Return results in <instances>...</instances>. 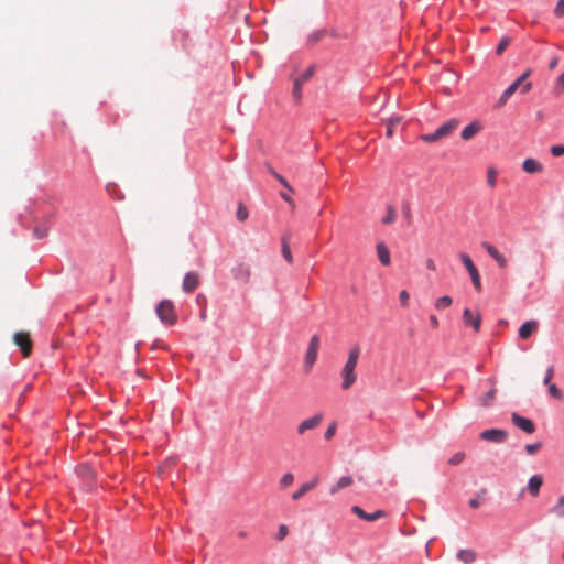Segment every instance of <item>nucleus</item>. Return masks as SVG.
<instances>
[{
	"label": "nucleus",
	"mask_w": 564,
	"mask_h": 564,
	"mask_svg": "<svg viewBox=\"0 0 564 564\" xmlns=\"http://www.w3.org/2000/svg\"><path fill=\"white\" fill-rule=\"evenodd\" d=\"M359 355H360V348L358 346H355L354 348H351L349 350L347 361L345 362V365L340 371V377L343 379V382H341L343 390L350 389L354 386V383L357 381L356 368H357Z\"/></svg>",
	"instance_id": "f257e3e1"
},
{
	"label": "nucleus",
	"mask_w": 564,
	"mask_h": 564,
	"mask_svg": "<svg viewBox=\"0 0 564 564\" xmlns=\"http://www.w3.org/2000/svg\"><path fill=\"white\" fill-rule=\"evenodd\" d=\"M156 314L159 318L167 325L175 324L177 318L174 304L170 300H163L159 303L156 306Z\"/></svg>",
	"instance_id": "f03ea898"
},
{
	"label": "nucleus",
	"mask_w": 564,
	"mask_h": 564,
	"mask_svg": "<svg viewBox=\"0 0 564 564\" xmlns=\"http://www.w3.org/2000/svg\"><path fill=\"white\" fill-rule=\"evenodd\" d=\"M319 348V337L318 335H313L310 339L308 347L304 358V369L306 372H310L312 367L314 366Z\"/></svg>",
	"instance_id": "7ed1b4c3"
},
{
	"label": "nucleus",
	"mask_w": 564,
	"mask_h": 564,
	"mask_svg": "<svg viewBox=\"0 0 564 564\" xmlns=\"http://www.w3.org/2000/svg\"><path fill=\"white\" fill-rule=\"evenodd\" d=\"M459 258H460L464 267L466 268V270H467V272H468V274H469V276L471 279L474 288L478 292L481 291L480 275H479L478 269L474 264L471 258L467 253H465V252H462L459 254Z\"/></svg>",
	"instance_id": "20e7f679"
},
{
	"label": "nucleus",
	"mask_w": 564,
	"mask_h": 564,
	"mask_svg": "<svg viewBox=\"0 0 564 564\" xmlns=\"http://www.w3.org/2000/svg\"><path fill=\"white\" fill-rule=\"evenodd\" d=\"M14 344L20 347L24 358L29 357L32 351V340L28 332H18L13 335Z\"/></svg>",
	"instance_id": "39448f33"
},
{
	"label": "nucleus",
	"mask_w": 564,
	"mask_h": 564,
	"mask_svg": "<svg viewBox=\"0 0 564 564\" xmlns=\"http://www.w3.org/2000/svg\"><path fill=\"white\" fill-rule=\"evenodd\" d=\"M323 414L316 413L315 415L303 420L296 427L299 435L305 434L307 431L316 429L323 421Z\"/></svg>",
	"instance_id": "423d86ee"
},
{
	"label": "nucleus",
	"mask_w": 564,
	"mask_h": 564,
	"mask_svg": "<svg viewBox=\"0 0 564 564\" xmlns=\"http://www.w3.org/2000/svg\"><path fill=\"white\" fill-rule=\"evenodd\" d=\"M463 322L465 326H470L475 332H479L481 315L479 312H473L470 308H465L463 312Z\"/></svg>",
	"instance_id": "0eeeda50"
},
{
	"label": "nucleus",
	"mask_w": 564,
	"mask_h": 564,
	"mask_svg": "<svg viewBox=\"0 0 564 564\" xmlns=\"http://www.w3.org/2000/svg\"><path fill=\"white\" fill-rule=\"evenodd\" d=\"M508 437L506 431L500 429L485 430L480 433V438L494 443H503Z\"/></svg>",
	"instance_id": "6e6552de"
},
{
	"label": "nucleus",
	"mask_w": 564,
	"mask_h": 564,
	"mask_svg": "<svg viewBox=\"0 0 564 564\" xmlns=\"http://www.w3.org/2000/svg\"><path fill=\"white\" fill-rule=\"evenodd\" d=\"M511 421L517 427H519L520 430L528 434H532L535 432L534 423L528 417L521 416L518 413H512Z\"/></svg>",
	"instance_id": "1a4fd4ad"
},
{
	"label": "nucleus",
	"mask_w": 564,
	"mask_h": 564,
	"mask_svg": "<svg viewBox=\"0 0 564 564\" xmlns=\"http://www.w3.org/2000/svg\"><path fill=\"white\" fill-rule=\"evenodd\" d=\"M481 247L488 252V254L497 262L500 268L507 267V258L494 245L489 242H482Z\"/></svg>",
	"instance_id": "9d476101"
},
{
	"label": "nucleus",
	"mask_w": 564,
	"mask_h": 564,
	"mask_svg": "<svg viewBox=\"0 0 564 564\" xmlns=\"http://www.w3.org/2000/svg\"><path fill=\"white\" fill-rule=\"evenodd\" d=\"M200 283L199 275L196 272H188L183 280V291L185 293L194 292Z\"/></svg>",
	"instance_id": "9b49d317"
},
{
	"label": "nucleus",
	"mask_w": 564,
	"mask_h": 564,
	"mask_svg": "<svg viewBox=\"0 0 564 564\" xmlns=\"http://www.w3.org/2000/svg\"><path fill=\"white\" fill-rule=\"evenodd\" d=\"M352 513H355L358 518L368 521L373 522L384 516V512L382 510H377L373 513H367L364 509H361L359 506H354L351 508Z\"/></svg>",
	"instance_id": "f8f14e48"
},
{
	"label": "nucleus",
	"mask_w": 564,
	"mask_h": 564,
	"mask_svg": "<svg viewBox=\"0 0 564 564\" xmlns=\"http://www.w3.org/2000/svg\"><path fill=\"white\" fill-rule=\"evenodd\" d=\"M482 129V124L478 120H474L469 124H467L460 133V137L464 141L471 140L477 133H479Z\"/></svg>",
	"instance_id": "ddd939ff"
},
{
	"label": "nucleus",
	"mask_w": 564,
	"mask_h": 564,
	"mask_svg": "<svg viewBox=\"0 0 564 564\" xmlns=\"http://www.w3.org/2000/svg\"><path fill=\"white\" fill-rule=\"evenodd\" d=\"M376 252L382 265L388 267L391 264L390 251L384 242L381 241L376 245Z\"/></svg>",
	"instance_id": "4468645a"
},
{
	"label": "nucleus",
	"mask_w": 564,
	"mask_h": 564,
	"mask_svg": "<svg viewBox=\"0 0 564 564\" xmlns=\"http://www.w3.org/2000/svg\"><path fill=\"white\" fill-rule=\"evenodd\" d=\"M539 328L536 321H528L523 323L519 328V337L521 339H528Z\"/></svg>",
	"instance_id": "2eb2a0df"
},
{
	"label": "nucleus",
	"mask_w": 564,
	"mask_h": 564,
	"mask_svg": "<svg viewBox=\"0 0 564 564\" xmlns=\"http://www.w3.org/2000/svg\"><path fill=\"white\" fill-rule=\"evenodd\" d=\"M318 484V477H315L311 481L304 482L301 487L292 494L293 500H300L305 494L313 490Z\"/></svg>",
	"instance_id": "dca6fc26"
},
{
	"label": "nucleus",
	"mask_w": 564,
	"mask_h": 564,
	"mask_svg": "<svg viewBox=\"0 0 564 564\" xmlns=\"http://www.w3.org/2000/svg\"><path fill=\"white\" fill-rule=\"evenodd\" d=\"M458 126L459 121L457 119H451L437 128L438 134L443 139L455 131Z\"/></svg>",
	"instance_id": "f3484780"
},
{
	"label": "nucleus",
	"mask_w": 564,
	"mask_h": 564,
	"mask_svg": "<svg viewBox=\"0 0 564 564\" xmlns=\"http://www.w3.org/2000/svg\"><path fill=\"white\" fill-rule=\"evenodd\" d=\"M543 484V478L540 475L532 476L528 481V490L533 496L536 497L540 492V488Z\"/></svg>",
	"instance_id": "a211bd4d"
},
{
	"label": "nucleus",
	"mask_w": 564,
	"mask_h": 564,
	"mask_svg": "<svg viewBox=\"0 0 564 564\" xmlns=\"http://www.w3.org/2000/svg\"><path fill=\"white\" fill-rule=\"evenodd\" d=\"M522 167L523 170L527 172V173H539L542 171V164L540 162H538L536 160L534 159H527L523 161V164H522Z\"/></svg>",
	"instance_id": "6ab92c4d"
},
{
	"label": "nucleus",
	"mask_w": 564,
	"mask_h": 564,
	"mask_svg": "<svg viewBox=\"0 0 564 564\" xmlns=\"http://www.w3.org/2000/svg\"><path fill=\"white\" fill-rule=\"evenodd\" d=\"M457 558L464 564H470L476 560V552L473 550H459L456 554Z\"/></svg>",
	"instance_id": "aec40b11"
},
{
	"label": "nucleus",
	"mask_w": 564,
	"mask_h": 564,
	"mask_svg": "<svg viewBox=\"0 0 564 564\" xmlns=\"http://www.w3.org/2000/svg\"><path fill=\"white\" fill-rule=\"evenodd\" d=\"M352 484V478L349 477V476H344L341 477L337 482L336 485H334L332 488H330V494L334 495L336 492H338L339 490L350 486Z\"/></svg>",
	"instance_id": "412c9836"
},
{
	"label": "nucleus",
	"mask_w": 564,
	"mask_h": 564,
	"mask_svg": "<svg viewBox=\"0 0 564 564\" xmlns=\"http://www.w3.org/2000/svg\"><path fill=\"white\" fill-rule=\"evenodd\" d=\"M397 210L393 206L389 205L387 206V214L386 216L381 219V223L383 225H391L393 224L395 220H397Z\"/></svg>",
	"instance_id": "4be33fe9"
},
{
	"label": "nucleus",
	"mask_w": 564,
	"mask_h": 564,
	"mask_svg": "<svg viewBox=\"0 0 564 564\" xmlns=\"http://www.w3.org/2000/svg\"><path fill=\"white\" fill-rule=\"evenodd\" d=\"M282 256H283V258L289 263L293 262V257H292L291 248H290V245H289V237L288 236H284L282 238Z\"/></svg>",
	"instance_id": "5701e85b"
},
{
	"label": "nucleus",
	"mask_w": 564,
	"mask_h": 564,
	"mask_svg": "<svg viewBox=\"0 0 564 564\" xmlns=\"http://www.w3.org/2000/svg\"><path fill=\"white\" fill-rule=\"evenodd\" d=\"M235 278L247 282L250 278V269L247 265L240 264L236 269Z\"/></svg>",
	"instance_id": "b1692460"
},
{
	"label": "nucleus",
	"mask_w": 564,
	"mask_h": 564,
	"mask_svg": "<svg viewBox=\"0 0 564 564\" xmlns=\"http://www.w3.org/2000/svg\"><path fill=\"white\" fill-rule=\"evenodd\" d=\"M517 91V89L510 85L500 96L498 102H497V107L500 108L502 107L507 101L508 99Z\"/></svg>",
	"instance_id": "393cba45"
},
{
	"label": "nucleus",
	"mask_w": 564,
	"mask_h": 564,
	"mask_svg": "<svg viewBox=\"0 0 564 564\" xmlns=\"http://www.w3.org/2000/svg\"><path fill=\"white\" fill-rule=\"evenodd\" d=\"M452 303H453V299L449 295H444V296L438 297L435 301L434 306L436 310H443V308L451 306Z\"/></svg>",
	"instance_id": "a878e982"
},
{
	"label": "nucleus",
	"mask_w": 564,
	"mask_h": 564,
	"mask_svg": "<svg viewBox=\"0 0 564 564\" xmlns=\"http://www.w3.org/2000/svg\"><path fill=\"white\" fill-rule=\"evenodd\" d=\"M524 76H520L519 78H517L511 85L518 89L519 87H521V91L523 94L528 93L530 89H531V86L532 84L530 82L528 83H524Z\"/></svg>",
	"instance_id": "bb28decb"
},
{
	"label": "nucleus",
	"mask_w": 564,
	"mask_h": 564,
	"mask_svg": "<svg viewBox=\"0 0 564 564\" xmlns=\"http://www.w3.org/2000/svg\"><path fill=\"white\" fill-rule=\"evenodd\" d=\"M551 512L558 518H564V495L561 496Z\"/></svg>",
	"instance_id": "cd10ccee"
},
{
	"label": "nucleus",
	"mask_w": 564,
	"mask_h": 564,
	"mask_svg": "<svg viewBox=\"0 0 564 564\" xmlns=\"http://www.w3.org/2000/svg\"><path fill=\"white\" fill-rule=\"evenodd\" d=\"M294 481V475L292 473H285L279 480L281 489L289 488Z\"/></svg>",
	"instance_id": "c85d7f7f"
},
{
	"label": "nucleus",
	"mask_w": 564,
	"mask_h": 564,
	"mask_svg": "<svg viewBox=\"0 0 564 564\" xmlns=\"http://www.w3.org/2000/svg\"><path fill=\"white\" fill-rule=\"evenodd\" d=\"M496 397V389H490L479 401L480 405L489 406Z\"/></svg>",
	"instance_id": "c756f323"
},
{
	"label": "nucleus",
	"mask_w": 564,
	"mask_h": 564,
	"mask_svg": "<svg viewBox=\"0 0 564 564\" xmlns=\"http://www.w3.org/2000/svg\"><path fill=\"white\" fill-rule=\"evenodd\" d=\"M314 72H315V67L312 65L303 74H301L299 77H296L295 80L304 84L312 78Z\"/></svg>",
	"instance_id": "7c9ffc66"
},
{
	"label": "nucleus",
	"mask_w": 564,
	"mask_h": 564,
	"mask_svg": "<svg viewBox=\"0 0 564 564\" xmlns=\"http://www.w3.org/2000/svg\"><path fill=\"white\" fill-rule=\"evenodd\" d=\"M400 123L399 117H392L387 123V135L391 138L393 135V128Z\"/></svg>",
	"instance_id": "2f4dec72"
},
{
	"label": "nucleus",
	"mask_w": 564,
	"mask_h": 564,
	"mask_svg": "<svg viewBox=\"0 0 564 564\" xmlns=\"http://www.w3.org/2000/svg\"><path fill=\"white\" fill-rule=\"evenodd\" d=\"M270 173L279 181V183L285 187L288 191L293 192L292 186L289 184V182L279 173H276L274 170H270Z\"/></svg>",
	"instance_id": "473e14b6"
},
{
	"label": "nucleus",
	"mask_w": 564,
	"mask_h": 564,
	"mask_svg": "<svg viewBox=\"0 0 564 564\" xmlns=\"http://www.w3.org/2000/svg\"><path fill=\"white\" fill-rule=\"evenodd\" d=\"M441 139L442 138L438 134L437 129L433 133L422 134L421 135V140H423L424 142H429V143L436 142V141L441 140Z\"/></svg>",
	"instance_id": "72a5a7b5"
},
{
	"label": "nucleus",
	"mask_w": 564,
	"mask_h": 564,
	"mask_svg": "<svg viewBox=\"0 0 564 564\" xmlns=\"http://www.w3.org/2000/svg\"><path fill=\"white\" fill-rule=\"evenodd\" d=\"M547 387L551 397H553L556 400H563V393L555 384L551 383L547 384Z\"/></svg>",
	"instance_id": "f704fd0d"
},
{
	"label": "nucleus",
	"mask_w": 564,
	"mask_h": 564,
	"mask_svg": "<svg viewBox=\"0 0 564 564\" xmlns=\"http://www.w3.org/2000/svg\"><path fill=\"white\" fill-rule=\"evenodd\" d=\"M465 457L466 456L464 452H457L448 459V464L456 466L460 464L465 459Z\"/></svg>",
	"instance_id": "c9c22d12"
},
{
	"label": "nucleus",
	"mask_w": 564,
	"mask_h": 564,
	"mask_svg": "<svg viewBox=\"0 0 564 564\" xmlns=\"http://www.w3.org/2000/svg\"><path fill=\"white\" fill-rule=\"evenodd\" d=\"M302 86H303L302 83H300V82L294 79V87H293L292 95H293V98L296 101L301 100V97H302Z\"/></svg>",
	"instance_id": "e433bc0d"
},
{
	"label": "nucleus",
	"mask_w": 564,
	"mask_h": 564,
	"mask_svg": "<svg viewBox=\"0 0 564 564\" xmlns=\"http://www.w3.org/2000/svg\"><path fill=\"white\" fill-rule=\"evenodd\" d=\"M497 182V172L495 169H489L487 173V183L490 187H495Z\"/></svg>",
	"instance_id": "4c0bfd02"
},
{
	"label": "nucleus",
	"mask_w": 564,
	"mask_h": 564,
	"mask_svg": "<svg viewBox=\"0 0 564 564\" xmlns=\"http://www.w3.org/2000/svg\"><path fill=\"white\" fill-rule=\"evenodd\" d=\"M247 217H248V209L242 204H240L237 209V218H238V220L243 221L247 219Z\"/></svg>",
	"instance_id": "58836bf2"
},
{
	"label": "nucleus",
	"mask_w": 564,
	"mask_h": 564,
	"mask_svg": "<svg viewBox=\"0 0 564 564\" xmlns=\"http://www.w3.org/2000/svg\"><path fill=\"white\" fill-rule=\"evenodd\" d=\"M399 300H400V303L403 307H408L409 305V300H410V294L406 290H402L400 293H399Z\"/></svg>",
	"instance_id": "ea45409f"
},
{
	"label": "nucleus",
	"mask_w": 564,
	"mask_h": 564,
	"mask_svg": "<svg viewBox=\"0 0 564 564\" xmlns=\"http://www.w3.org/2000/svg\"><path fill=\"white\" fill-rule=\"evenodd\" d=\"M510 44V40L508 37H503L501 39V41L499 42L498 46H497V54H502L505 52V50L509 46Z\"/></svg>",
	"instance_id": "a19ab883"
},
{
	"label": "nucleus",
	"mask_w": 564,
	"mask_h": 564,
	"mask_svg": "<svg viewBox=\"0 0 564 564\" xmlns=\"http://www.w3.org/2000/svg\"><path fill=\"white\" fill-rule=\"evenodd\" d=\"M541 446H542V444L540 442L534 443V444H528V445H525V452L529 455H534L541 448Z\"/></svg>",
	"instance_id": "79ce46f5"
},
{
	"label": "nucleus",
	"mask_w": 564,
	"mask_h": 564,
	"mask_svg": "<svg viewBox=\"0 0 564 564\" xmlns=\"http://www.w3.org/2000/svg\"><path fill=\"white\" fill-rule=\"evenodd\" d=\"M335 433H336V423H332V424L327 427V430H326V432H325L324 436H325V438H326L327 441H329V440H332V438H333V436L335 435Z\"/></svg>",
	"instance_id": "37998d69"
},
{
	"label": "nucleus",
	"mask_w": 564,
	"mask_h": 564,
	"mask_svg": "<svg viewBox=\"0 0 564 564\" xmlns=\"http://www.w3.org/2000/svg\"><path fill=\"white\" fill-rule=\"evenodd\" d=\"M324 33H325L324 31L314 32L313 34L310 35L308 42L312 44L318 42L324 36Z\"/></svg>",
	"instance_id": "c03bdc74"
},
{
	"label": "nucleus",
	"mask_w": 564,
	"mask_h": 564,
	"mask_svg": "<svg viewBox=\"0 0 564 564\" xmlns=\"http://www.w3.org/2000/svg\"><path fill=\"white\" fill-rule=\"evenodd\" d=\"M553 376H554V369H553V367L551 366V367H549V368L546 369V371H545V377H544L543 383H544L545 386L551 384V380H552Z\"/></svg>",
	"instance_id": "a18cd8bd"
},
{
	"label": "nucleus",
	"mask_w": 564,
	"mask_h": 564,
	"mask_svg": "<svg viewBox=\"0 0 564 564\" xmlns=\"http://www.w3.org/2000/svg\"><path fill=\"white\" fill-rule=\"evenodd\" d=\"M551 153L554 156H561L564 154V145H553L551 148Z\"/></svg>",
	"instance_id": "49530a36"
},
{
	"label": "nucleus",
	"mask_w": 564,
	"mask_h": 564,
	"mask_svg": "<svg viewBox=\"0 0 564 564\" xmlns=\"http://www.w3.org/2000/svg\"><path fill=\"white\" fill-rule=\"evenodd\" d=\"M288 532H289L288 527L285 524H281L279 527V532H278L276 539L280 541L283 540L288 535Z\"/></svg>",
	"instance_id": "de8ad7c7"
},
{
	"label": "nucleus",
	"mask_w": 564,
	"mask_h": 564,
	"mask_svg": "<svg viewBox=\"0 0 564 564\" xmlns=\"http://www.w3.org/2000/svg\"><path fill=\"white\" fill-rule=\"evenodd\" d=\"M554 13L557 17H562L564 14V0H558L555 7Z\"/></svg>",
	"instance_id": "09e8293b"
},
{
	"label": "nucleus",
	"mask_w": 564,
	"mask_h": 564,
	"mask_svg": "<svg viewBox=\"0 0 564 564\" xmlns=\"http://www.w3.org/2000/svg\"><path fill=\"white\" fill-rule=\"evenodd\" d=\"M481 505V499L478 498V497H475V498H471L469 500V506L473 508V509H478Z\"/></svg>",
	"instance_id": "8fccbe9b"
},
{
	"label": "nucleus",
	"mask_w": 564,
	"mask_h": 564,
	"mask_svg": "<svg viewBox=\"0 0 564 564\" xmlns=\"http://www.w3.org/2000/svg\"><path fill=\"white\" fill-rule=\"evenodd\" d=\"M425 264H426V268L431 271H435L436 270V263L435 261L432 259V258H427L425 260Z\"/></svg>",
	"instance_id": "3c124183"
},
{
	"label": "nucleus",
	"mask_w": 564,
	"mask_h": 564,
	"mask_svg": "<svg viewBox=\"0 0 564 564\" xmlns=\"http://www.w3.org/2000/svg\"><path fill=\"white\" fill-rule=\"evenodd\" d=\"M34 235H35L39 239H42V238L46 237V235H47V230H46V229L35 228V229H34Z\"/></svg>",
	"instance_id": "603ef678"
},
{
	"label": "nucleus",
	"mask_w": 564,
	"mask_h": 564,
	"mask_svg": "<svg viewBox=\"0 0 564 564\" xmlns=\"http://www.w3.org/2000/svg\"><path fill=\"white\" fill-rule=\"evenodd\" d=\"M429 319H430V324H431V326L433 328H437L438 327V319H437V317L435 315H431L429 317Z\"/></svg>",
	"instance_id": "864d4df0"
},
{
	"label": "nucleus",
	"mask_w": 564,
	"mask_h": 564,
	"mask_svg": "<svg viewBox=\"0 0 564 564\" xmlns=\"http://www.w3.org/2000/svg\"><path fill=\"white\" fill-rule=\"evenodd\" d=\"M281 197H282L285 202H288L292 207H294V205H295V204H294V202L292 200V198H291L289 195H286V194H284V193H281Z\"/></svg>",
	"instance_id": "5fc2aeb1"
},
{
	"label": "nucleus",
	"mask_w": 564,
	"mask_h": 564,
	"mask_svg": "<svg viewBox=\"0 0 564 564\" xmlns=\"http://www.w3.org/2000/svg\"><path fill=\"white\" fill-rule=\"evenodd\" d=\"M558 64V57L555 56L549 64L550 69H554Z\"/></svg>",
	"instance_id": "6e6d98bb"
},
{
	"label": "nucleus",
	"mask_w": 564,
	"mask_h": 564,
	"mask_svg": "<svg viewBox=\"0 0 564 564\" xmlns=\"http://www.w3.org/2000/svg\"><path fill=\"white\" fill-rule=\"evenodd\" d=\"M557 83L558 85H561L562 88H564V74L560 75V77L557 78Z\"/></svg>",
	"instance_id": "4d7b16f0"
},
{
	"label": "nucleus",
	"mask_w": 564,
	"mask_h": 564,
	"mask_svg": "<svg viewBox=\"0 0 564 564\" xmlns=\"http://www.w3.org/2000/svg\"><path fill=\"white\" fill-rule=\"evenodd\" d=\"M116 188V185L115 184H109L107 185V191L112 195V189Z\"/></svg>",
	"instance_id": "13d9d810"
},
{
	"label": "nucleus",
	"mask_w": 564,
	"mask_h": 564,
	"mask_svg": "<svg viewBox=\"0 0 564 564\" xmlns=\"http://www.w3.org/2000/svg\"><path fill=\"white\" fill-rule=\"evenodd\" d=\"M531 74V70L528 69L524 74H522L521 76H524V79Z\"/></svg>",
	"instance_id": "bf43d9fd"
},
{
	"label": "nucleus",
	"mask_w": 564,
	"mask_h": 564,
	"mask_svg": "<svg viewBox=\"0 0 564 564\" xmlns=\"http://www.w3.org/2000/svg\"><path fill=\"white\" fill-rule=\"evenodd\" d=\"M167 462L171 463V464H175L176 463V460L174 458H171Z\"/></svg>",
	"instance_id": "052dcab7"
},
{
	"label": "nucleus",
	"mask_w": 564,
	"mask_h": 564,
	"mask_svg": "<svg viewBox=\"0 0 564 564\" xmlns=\"http://www.w3.org/2000/svg\"><path fill=\"white\" fill-rule=\"evenodd\" d=\"M200 317H202L203 319H205V318H206V314H205V313H202Z\"/></svg>",
	"instance_id": "680f3d73"
},
{
	"label": "nucleus",
	"mask_w": 564,
	"mask_h": 564,
	"mask_svg": "<svg viewBox=\"0 0 564 564\" xmlns=\"http://www.w3.org/2000/svg\"><path fill=\"white\" fill-rule=\"evenodd\" d=\"M239 536H240V538H243V536H245V533H243V532H240V533H239Z\"/></svg>",
	"instance_id": "e2e57ef3"
},
{
	"label": "nucleus",
	"mask_w": 564,
	"mask_h": 564,
	"mask_svg": "<svg viewBox=\"0 0 564 564\" xmlns=\"http://www.w3.org/2000/svg\"><path fill=\"white\" fill-rule=\"evenodd\" d=\"M563 558H564V554H563Z\"/></svg>",
	"instance_id": "0e129e2a"
}]
</instances>
